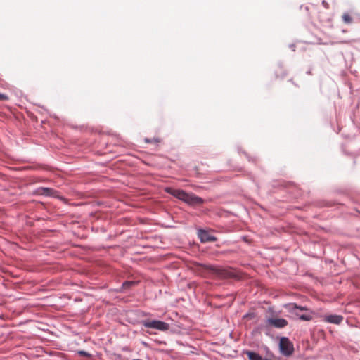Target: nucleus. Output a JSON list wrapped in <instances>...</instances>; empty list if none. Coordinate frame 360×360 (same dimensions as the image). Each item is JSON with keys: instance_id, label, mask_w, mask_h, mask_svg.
I'll list each match as a JSON object with an SVG mask.
<instances>
[{"instance_id": "4", "label": "nucleus", "mask_w": 360, "mask_h": 360, "mask_svg": "<svg viewBox=\"0 0 360 360\" xmlns=\"http://www.w3.org/2000/svg\"><path fill=\"white\" fill-rule=\"evenodd\" d=\"M210 270L213 272V274L221 278H228L235 276V274L233 271L220 266H211Z\"/></svg>"}, {"instance_id": "11", "label": "nucleus", "mask_w": 360, "mask_h": 360, "mask_svg": "<svg viewBox=\"0 0 360 360\" xmlns=\"http://www.w3.org/2000/svg\"><path fill=\"white\" fill-rule=\"evenodd\" d=\"M144 141L147 143H158L160 142V139L158 137H154L153 139L145 138Z\"/></svg>"}, {"instance_id": "2", "label": "nucleus", "mask_w": 360, "mask_h": 360, "mask_svg": "<svg viewBox=\"0 0 360 360\" xmlns=\"http://www.w3.org/2000/svg\"><path fill=\"white\" fill-rule=\"evenodd\" d=\"M181 201H184L192 206L200 205L204 202L202 198L198 197L194 194L187 193L183 191H181Z\"/></svg>"}, {"instance_id": "14", "label": "nucleus", "mask_w": 360, "mask_h": 360, "mask_svg": "<svg viewBox=\"0 0 360 360\" xmlns=\"http://www.w3.org/2000/svg\"><path fill=\"white\" fill-rule=\"evenodd\" d=\"M8 99V97L4 94L0 93V101H6Z\"/></svg>"}, {"instance_id": "10", "label": "nucleus", "mask_w": 360, "mask_h": 360, "mask_svg": "<svg viewBox=\"0 0 360 360\" xmlns=\"http://www.w3.org/2000/svg\"><path fill=\"white\" fill-rule=\"evenodd\" d=\"M244 354L247 355L249 360H262V356L256 352L247 350Z\"/></svg>"}, {"instance_id": "8", "label": "nucleus", "mask_w": 360, "mask_h": 360, "mask_svg": "<svg viewBox=\"0 0 360 360\" xmlns=\"http://www.w3.org/2000/svg\"><path fill=\"white\" fill-rule=\"evenodd\" d=\"M323 321L339 325L343 321V316L340 315H326L323 317Z\"/></svg>"}, {"instance_id": "7", "label": "nucleus", "mask_w": 360, "mask_h": 360, "mask_svg": "<svg viewBox=\"0 0 360 360\" xmlns=\"http://www.w3.org/2000/svg\"><path fill=\"white\" fill-rule=\"evenodd\" d=\"M268 323L269 325L275 327V328H284L285 326H286L288 325V321L284 319H282V318H279V319H273V318H271V319H268Z\"/></svg>"}, {"instance_id": "6", "label": "nucleus", "mask_w": 360, "mask_h": 360, "mask_svg": "<svg viewBox=\"0 0 360 360\" xmlns=\"http://www.w3.org/2000/svg\"><path fill=\"white\" fill-rule=\"evenodd\" d=\"M198 236L202 243L214 242L217 239L215 236H212L208 231L200 229Z\"/></svg>"}, {"instance_id": "17", "label": "nucleus", "mask_w": 360, "mask_h": 360, "mask_svg": "<svg viewBox=\"0 0 360 360\" xmlns=\"http://www.w3.org/2000/svg\"><path fill=\"white\" fill-rule=\"evenodd\" d=\"M79 354L82 355V356H88L87 353L84 351H81L79 352Z\"/></svg>"}, {"instance_id": "15", "label": "nucleus", "mask_w": 360, "mask_h": 360, "mask_svg": "<svg viewBox=\"0 0 360 360\" xmlns=\"http://www.w3.org/2000/svg\"><path fill=\"white\" fill-rule=\"evenodd\" d=\"M173 195L175 197H176L177 198L180 199V191L179 190L174 191Z\"/></svg>"}, {"instance_id": "16", "label": "nucleus", "mask_w": 360, "mask_h": 360, "mask_svg": "<svg viewBox=\"0 0 360 360\" xmlns=\"http://www.w3.org/2000/svg\"><path fill=\"white\" fill-rule=\"evenodd\" d=\"M322 4L326 8H329V4L326 1L323 0Z\"/></svg>"}, {"instance_id": "5", "label": "nucleus", "mask_w": 360, "mask_h": 360, "mask_svg": "<svg viewBox=\"0 0 360 360\" xmlns=\"http://www.w3.org/2000/svg\"><path fill=\"white\" fill-rule=\"evenodd\" d=\"M280 350L285 356H290L293 352V346L287 338H282L280 340Z\"/></svg>"}, {"instance_id": "9", "label": "nucleus", "mask_w": 360, "mask_h": 360, "mask_svg": "<svg viewBox=\"0 0 360 360\" xmlns=\"http://www.w3.org/2000/svg\"><path fill=\"white\" fill-rule=\"evenodd\" d=\"M36 193L38 194V195H46V196H50V195H53L55 193V191L52 188H39Z\"/></svg>"}, {"instance_id": "12", "label": "nucleus", "mask_w": 360, "mask_h": 360, "mask_svg": "<svg viewBox=\"0 0 360 360\" xmlns=\"http://www.w3.org/2000/svg\"><path fill=\"white\" fill-rule=\"evenodd\" d=\"M342 20L346 23H351L352 22V18L349 13H344L342 15Z\"/></svg>"}, {"instance_id": "13", "label": "nucleus", "mask_w": 360, "mask_h": 360, "mask_svg": "<svg viewBox=\"0 0 360 360\" xmlns=\"http://www.w3.org/2000/svg\"><path fill=\"white\" fill-rule=\"evenodd\" d=\"M136 284V282L135 281H125L122 284V288L127 289L130 288L131 286L135 285Z\"/></svg>"}, {"instance_id": "3", "label": "nucleus", "mask_w": 360, "mask_h": 360, "mask_svg": "<svg viewBox=\"0 0 360 360\" xmlns=\"http://www.w3.org/2000/svg\"><path fill=\"white\" fill-rule=\"evenodd\" d=\"M143 325L146 328H154L161 331L167 330L169 328V325L167 323L158 320L145 321Z\"/></svg>"}, {"instance_id": "1", "label": "nucleus", "mask_w": 360, "mask_h": 360, "mask_svg": "<svg viewBox=\"0 0 360 360\" xmlns=\"http://www.w3.org/2000/svg\"><path fill=\"white\" fill-rule=\"evenodd\" d=\"M285 308L288 312L302 321H311L313 319L314 312L306 307L298 306L295 303H289L285 305Z\"/></svg>"}]
</instances>
